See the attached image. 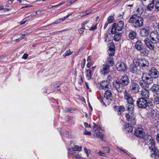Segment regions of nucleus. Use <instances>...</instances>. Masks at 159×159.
I'll return each instance as SVG.
<instances>
[{
  "label": "nucleus",
  "mask_w": 159,
  "mask_h": 159,
  "mask_svg": "<svg viewBox=\"0 0 159 159\" xmlns=\"http://www.w3.org/2000/svg\"><path fill=\"white\" fill-rule=\"evenodd\" d=\"M130 80L128 77L126 75H123L120 80H115L113 83V86L118 92L121 93L123 91L124 86L127 85Z\"/></svg>",
  "instance_id": "f257e3e1"
},
{
  "label": "nucleus",
  "mask_w": 159,
  "mask_h": 159,
  "mask_svg": "<svg viewBox=\"0 0 159 159\" xmlns=\"http://www.w3.org/2000/svg\"><path fill=\"white\" fill-rule=\"evenodd\" d=\"M146 46L150 50L155 48L154 44L159 42V34L156 31L152 32L150 34V39L146 38L144 40Z\"/></svg>",
  "instance_id": "f03ea898"
},
{
  "label": "nucleus",
  "mask_w": 159,
  "mask_h": 159,
  "mask_svg": "<svg viewBox=\"0 0 159 159\" xmlns=\"http://www.w3.org/2000/svg\"><path fill=\"white\" fill-rule=\"evenodd\" d=\"M129 22L133 24L135 28H138L143 26V19L140 16L135 14L130 17Z\"/></svg>",
  "instance_id": "7ed1b4c3"
},
{
  "label": "nucleus",
  "mask_w": 159,
  "mask_h": 159,
  "mask_svg": "<svg viewBox=\"0 0 159 159\" xmlns=\"http://www.w3.org/2000/svg\"><path fill=\"white\" fill-rule=\"evenodd\" d=\"M124 98L128 102L127 104V110L129 111V113L132 115L134 111V105L133 100L132 97L126 90L124 92Z\"/></svg>",
  "instance_id": "20e7f679"
},
{
  "label": "nucleus",
  "mask_w": 159,
  "mask_h": 159,
  "mask_svg": "<svg viewBox=\"0 0 159 159\" xmlns=\"http://www.w3.org/2000/svg\"><path fill=\"white\" fill-rule=\"evenodd\" d=\"M112 97L111 90H106L104 96L103 97H100L99 98L100 101L104 105L105 103L109 104L112 100Z\"/></svg>",
  "instance_id": "39448f33"
},
{
  "label": "nucleus",
  "mask_w": 159,
  "mask_h": 159,
  "mask_svg": "<svg viewBox=\"0 0 159 159\" xmlns=\"http://www.w3.org/2000/svg\"><path fill=\"white\" fill-rule=\"evenodd\" d=\"M153 77L149 73H144L143 74L142 79L146 85H148L152 84L153 82Z\"/></svg>",
  "instance_id": "423d86ee"
},
{
  "label": "nucleus",
  "mask_w": 159,
  "mask_h": 159,
  "mask_svg": "<svg viewBox=\"0 0 159 159\" xmlns=\"http://www.w3.org/2000/svg\"><path fill=\"white\" fill-rule=\"evenodd\" d=\"M136 103L137 106L140 108H145L147 107V100L144 98H141L138 99Z\"/></svg>",
  "instance_id": "0eeeda50"
},
{
  "label": "nucleus",
  "mask_w": 159,
  "mask_h": 159,
  "mask_svg": "<svg viewBox=\"0 0 159 159\" xmlns=\"http://www.w3.org/2000/svg\"><path fill=\"white\" fill-rule=\"evenodd\" d=\"M129 89L132 92L136 93L139 92V87L137 83L134 82V80H132L129 86Z\"/></svg>",
  "instance_id": "6e6552de"
},
{
  "label": "nucleus",
  "mask_w": 159,
  "mask_h": 159,
  "mask_svg": "<svg viewBox=\"0 0 159 159\" xmlns=\"http://www.w3.org/2000/svg\"><path fill=\"white\" fill-rule=\"evenodd\" d=\"M134 64L133 67L131 68L130 70L133 73L137 71L139 68L140 67V65L139 63V60H138L137 61L135 60L133 61Z\"/></svg>",
  "instance_id": "1a4fd4ad"
},
{
  "label": "nucleus",
  "mask_w": 159,
  "mask_h": 159,
  "mask_svg": "<svg viewBox=\"0 0 159 159\" xmlns=\"http://www.w3.org/2000/svg\"><path fill=\"white\" fill-rule=\"evenodd\" d=\"M149 74L153 78H156L158 76L159 72L154 67H152L149 70Z\"/></svg>",
  "instance_id": "9d476101"
},
{
  "label": "nucleus",
  "mask_w": 159,
  "mask_h": 159,
  "mask_svg": "<svg viewBox=\"0 0 159 159\" xmlns=\"http://www.w3.org/2000/svg\"><path fill=\"white\" fill-rule=\"evenodd\" d=\"M116 66L117 70L120 72H124L126 69L125 65L123 62L117 63L116 64Z\"/></svg>",
  "instance_id": "9b49d317"
},
{
  "label": "nucleus",
  "mask_w": 159,
  "mask_h": 159,
  "mask_svg": "<svg viewBox=\"0 0 159 159\" xmlns=\"http://www.w3.org/2000/svg\"><path fill=\"white\" fill-rule=\"evenodd\" d=\"M149 28L147 27L142 28L140 30V34L142 37H147L149 35Z\"/></svg>",
  "instance_id": "f8f14e48"
},
{
  "label": "nucleus",
  "mask_w": 159,
  "mask_h": 159,
  "mask_svg": "<svg viewBox=\"0 0 159 159\" xmlns=\"http://www.w3.org/2000/svg\"><path fill=\"white\" fill-rule=\"evenodd\" d=\"M144 133L141 128H139L136 129L134 132V135L138 138H142L144 135Z\"/></svg>",
  "instance_id": "ddd939ff"
},
{
  "label": "nucleus",
  "mask_w": 159,
  "mask_h": 159,
  "mask_svg": "<svg viewBox=\"0 0 159 159\" xmlns=\"http://www.w3.org/2000/svg\"><path fill=\"white\" fill-rule=\"evenodd\" d=\"M110 69L109 66L107 65H104L101 69L100 72L102 74L105 75L109 73Z\"/></svg>",
  "instance_id": "4468645a"
},
{
  "label": "nucleus",
  "mask_w": 159,
  "mask_h": 159,
  "mask_svg": "<svg viewBox=\"0 0 159 159\" xmlns=\"http://www.w3.org/2000/svg\"><path fill=\"white\" fill-rule=\"evenodd\" d=\"M101 85L102 88L105 89H110L111 87V84L108 80L102 81L101 83Z\"/></svg>",
  "instance_id": "2eb2a0df"
},
{
  "label": "nucleus",
  "mask_w": 159,
  "mask_h": 159,
  "mask_svg": "<svg viewBox=\"0 0 159 159\" xmlns=\"http://www.w3.org/2000/svg\"><path fill=\"white\" fill-rule=\"evenodd\" d=\"M139 63L140 67H142L143 69L147 68L149 65L148 61L145 59H139Z\"/></svg>",
  "instance_id": "dca6fc26"
},
{
  "label": "nucleus",
  "mask_w": 159,
  "mask_h": 159,
  "mask_svg": "<svg viewBox=\"0 0 159 159\" xmlns=\"http://www.w3.org/2000/svg\"><path fill=\"white\" fill-rule=\"evenodd\" d=\"M125 131L126 133H131L133 131V128L129 123L125 122L124 124Z\"/></svg>",
  "instance_id": "f3484780"
},
{
  "label": "nucleus",
  "mask_w": 159,
  "mask_h": 159,
  "mask_svg": "<svg viewBox=\"0 0 159 159\" xmlns=\"http://www.w3.org/2000/svg\"><path fill=\"white\" fill-rule=\"evenodd\" d=\"M115 111L117 112L118 114L120 115L121 114L122 112L125 111V109L124 106H115L114 107Z\"/></svg>",
  "instance_id": "a211bd4d"
},
{
  "label": "nucleus",
  "mask_w": 159,
  "mask_h": 159,
  "mask_svg": "<svg viewBox=\"0 0 159 159\" xmlns=\"http://www.w3.org/2000/svg\"><path fill=\"white\" fill-rule=\"evenodd\" d=\"M149 90H146L144 89L141 91V95L143 98L144 99H147L149 97Z\"/></svg>",
  "instance_id": "6ab92c4d"
},
{
  "label": "nucleus",
  "mask_w": 159,
  "mask_h": 159,
  "mask_svg": "<svg viewBox=\"0 0 159 159\" xmlns=\"http://www.w3.org/2000/svg\"><path fill=\"white\" fill-rule=\"evenodd\" d=\"M124 22L122 20H120L118 22L117 24H116V27L117 30L118 31H121L124 27Z\"/></svg>",
  "instance_id": "aec40b11"
},
{
  "label": "nucleus",
  "mask_w": 159,
  "mask_h": 159,
  "mask_svg": "<svg viewBox=\"0 0 159 159\" xmlns=\"http://www.w3.org/2000/svg\"><path fill=\"white\" fill-rule=\"evenodd\" d=\"M110 46L111 47L110 48L108 51V52L109 55L111 56H113L114 55L115 50L114 48H115L114 44L113 43H110Z\"/></svg>",
  "instance_id": "412c9836"
},
{
  "label": "nucleus",
  "mask_w": 159,
  "mask_h": 159,
  "mask_svg": "<svg viewBox=\"0 0 159 159\" xmlns=\"http://www.w3.org/2000/svg\"><path fill=\"white\" fill-rule=\"evenodd\" d=\"M152 90L154 93L159 94V85L157 84H154L151 88Z\"/></svg>",
  "instance_id": "4be33fe9"
},
{
  "label": "nucleus",
  "mask_w": 159,
  "mask_h": 159,
  "mask_svg": "<svg viewBox=\"0 0 159 159\" xmlns=\"http://www.w3.org/2000/svg\"><path fill=\"white\" fill-rule=\"evenodd\" d=\"M135 47L138 50H140V49L142 48L143 47V44L140 40H138L136 42L135 44Z\"/></svg>",
  "instance_id": "5701e85b"
},
{
  "label": "nucleus",
  "mask_w": 159,
  "mask_h": 159,
  "mask_svg": "<svg viewBox=\"0 0 159 159\" xmlns=\"http://www.w3.org/2000/svg\"><path fill=\"white\" fill-rule=\"evenodd\" d=\"M150 149L153 152V153L151 155L152 157H153V156H159V151L157 149V148H156L155 146L152 148Z\"/></svg>",
  "instance_id": "b1692460"
},
{
  "label": "nucleus",
  "mask_w": 159,
  "mask_h": 159,
  "mask_svg": "<svg viewBox=\"0 0 159 159\" xmlns=\"http://www.w3.org/2000/svg\"><path fill=\"white\" fill-rule=\"evenodd\" d=\"M113 57H110L107 58L106 62L107 65L109 66H112L114 64V61Z\"/></svg>",
  "instance_id": "393cba45"
},
{
  "label": "nucleus",
  "mask_w": 159,
  "mask_h": 159,
  "mask_svg": "<svg viewBox=\"0 0 159 159\" xmlns=\"http://www.w3.org/2000/svg\"><path fill=\"white\" fill-rule=\"evenodd\" d=\"M142 138L144 139V142L146 144L151 141V140L152 139V136L149 135H146L144 136L143 135Z\"/></svg>",
  "instance_id": "a878e982"
},
{
  "label": "nucleus",
  "mask_w": 159,
  "mask_h": 159,
  "mask_svg": "<svg viewBox=\"0 0 159 159\" xmlns=\"http://www.w3.org/2000/svg\"><path fill=\"white\" fill-rule=\"evenodd\" d=\"M93 135L96 137H98L101 138V139L103 141V140L104 136L102 133L101 132H94L93 134Z\"/></svg>",
  "instance_id": "bb28decb"
},
{
  "label": "nucleus",
  "mask_w": 159,
  "mask_h": 159,
  "mask_svg": "<svg viewBox=\"0 0 159 159\" xmlns=\"http://www.w3.org/2000/svg\"><path fill=\"white\" fill-rule=\"evenodd\" d=\"M155 1L154 0L152 1L149 4L147 7V10L151 11L152 9L155 6Z\"/></svg>",
  "instance_id": "cd10ccee"
},
{
  "label": "nucleus",
  "mask_w": 159,
  "mask_h": 159,
  "mask_svg": "<svg viewBox=\"0 0 159 159\" xmlns=\"http://www.w3.org/2000/svg\"><path fill=\"white\" fill-rule=\"evenodd\" d=\"M147 107L148 106L150 108H153L155 105L154 101L152 100L147 101Z\"/></svg>",
  "instance_id": "c85d7f7f"
},
{
  "label": "nucleus",
  "mask_w": 159,
  "mask_h": 159,
  "mask_svg": "<svg viewBox=\"0 0 159 159\" xmlns=\"http://www.w3.org/2000/svg\"><path fill=\"white\" fill-rule=\"evenodd\" d=\"M151 140L146 143V144L149 146L150 149L155 147V143L154 139H152Z\"/></svg>",
  "instance_id": "c756f323"
},
{
  "label": "nucleus",
  "mask_w": 159,
  "mask_h": 159,
  "mask_svg": "<svg viewBox=\"0 0 159 159\" xmlns=\"http://www.w3.org/2000/svg\"><path fill=\"white\" fill-rule=\"evenodd\" d=\"M136 36V33L133 31H131L129 35L130 39H134Z\"/></svg>",
  "instance_id": "7c9ffc66"
},
{
  "label": "nucleus",
  "mask_w": 159,
  "mask_h": 159,
  "mask_svg": "<svg viewBox=\"0 0 159 159\" xmlns=\"http://www.w3.org/2000/svg\"><path fill=\"white\" fill-rule=\"evenodd\" d=\"M121 34L120 33H116L114 37V40L115 41H118L121 37Z\"/></svg>",
  "instance_id": "2f4dec72"
},
{
  "label": "nucleus",
  "mask_w": 159,
  "mask_h": 159,
  "mask_svg": "<svg viewBox=\"0 0 159 159\" xmlns=\"http://www.w3.org/2000/svg\"><path fill=\"white\" fill-rule=\"evenodd\" d=\"M117 150L119 151L121 153H125L127 155L129 154V152L127 150L124 149L123 148H119V147L117 148Z\"/></svg>",
  "instance_id": "473e14b6"
},
{
  "label": "nucleus",
  "mask_w": 159,
  "mask_h": 159,
  "mask_svg": "<svg viewBox=\"0 0 159 159\" xmlns=\"http://www.w3.org/2000/svg\"><path fill=\"white\" fill-rule=\"evenodd\" d=\"M86 76L88 80H90L92 77L91 70L90 69L87 70L86 73Z\"/></svg>",
  "instance_id": "72a5a7b5"
},
{
  "label": "nucleus",
  "mask_w": 159,
  "mask_h": 159,
  "mask_svg": "<svg viewBox=\"0 0 159 159\" xmlns=\"http://www.w3.org/2000/svg\"><path fill=\"white\" fill-rule=\"evenodd\" d=\"M116 23H114L112 27L111 30V33L113 34H116V30H117L116 29Z\"/></svg>",
  "instance_id": "f704fd0d"
},
{
  "label": "nucleus",
  "mask_w": 159,
  "mask_h": 159,
  "mask_svg": "<svg viewBox=\"0 0 159 159\" xmlns=\"http://www.w3.org/2000/svg\"><path fill=\"white\" fill-rule=\"evenodd\" d=\"M155 104H159V96H155L154 97V100H153Z\"/></svg>",
  "instance_id": "c9c22d12"
},
{
  "label": "nucleus",
  "mask_w": 159,
  "mask_h": 159,
  "mask_svg": "<svg viewBox=\"0 0 159 159\" xmlns=\"http://www.w3.org/2000/svg\"><path fill=\"white\" fill-rule=\"evenodd\" d=\"M74 111L71 108H66L64 110V112L65 113H72Z\"/></svg>",
  "instance_id": "e433bc0d"
},
{
  "label": "nucleus",
  "mask_w": 159,
  "mask_h": 159,
  "mask_svg": "<svg viewBox=\"0 0 159 159\" xmlns=\"http://www.w3.org/2000/svg\"><path fill=\"white\" fill-rule=\"evenodd\" d=\"M73 150L74 151H80L81 150L82 148L81 147L78 146L77 145H75L74 147L72 148Z\"/></svg>",
  "instance_id": "4c0bfd02"
},
{
  "label": "nucleus",
  "mask_w": 159,
  "mask_h": 159,
  "mask_svg": "<svg viewBox=\"0 0 159 159\" xmlns=\"http://www.w3.org/2000/svg\"><path fill=\"white\" fill-rule=\"evenodd\" d=\"M114 18L113 16H110L107 19V21L108 23L109 24L112 23L114 20Z\"/></svg>",
  "instance_id": "58836bf2"
},
{
  "label": "nucleus",
  "mask_w": 159,
  "mask_h": 159,
  "mask_svg": "<svg viewBox=\"0 0 159 159\" xmlns=\"http://www.w3.org/2000/svg\"><path fill=\"white\" fill-rule=\"evenodd\" d=\"M72 53V52H71L70 49H69L68 50H67L65 52V53L63 54V56L64 57H66V56L70 55Z\"/></svg>",
  "instance_id": "ea45409f"
},
{
  "label": "nucleus",
  "mask_w": 159,
  "mask_h": 159,
  "mask_svg": "<svg viewBox=\"0 0 159 159\" xmlns=\"http://www.w3.org/2000/svg\"><path fill=\"white\" fill-rule=\"evenodd\" d=\"M128 120V122L129 124H130V125H134L135 124H136V122L135 121V120Z\"/></svg>",
  "instance_id": "a19ab883"
},
{
  "label": "nucleus",
  "mask_w": 159,
  "mask_h": 159,
  "mask_svg": "<svg viewBox=\"0 0 159 159\" xmlns=\"http://www.w3.org/2000/svg\"><path fill=\"white\" fill-rule=\"evenodd\" d=\"M68 154L69 155H73V156L75 157H76V156H77L78 155L76 153L75 151H73V150L72 151L69 152H68Z\"/></svg>",
  "instance_id": "79ce46f5"
},
{
  "label": "nucleus",
  "mask_w": 159,
  "mask_h": 159,
  "mask_svg": "<svg viewBox=\"0 0 159 159\" xmlns=\"http://www.w3.org/2000/svg\"><path fill=\"white\" fill-rule=\"evenodd\" d=\"M138 50L139 51L140 53H142V54L143 55H145L146 53V49L144 48V47L140 49V50Z\"/></svg>",
  "instance_id": "37998d69"
},
{
  "label": "nucleus",
  "mask_w": 159,
  "mask_h": 159,
  "mask_svg": "<svg viewBox=\"0 0 159 159\" xmlns=\"http://www.w3.org/2000/svg\"><path fill=\"white\" fill-rule=\"evenodd\" d=\"M155 2H156L155 8L158 11H159V0H158L157 1H155Z\"/></svg>",
  "instance_id": "c03bdc74"
},
{
  "label": "nucleus",
  "mask_w": 159,
  "mask_h": 159,
  "mask_svg": "<svg viewBox=\"0 0 159 159\" xmlns=\"http://www.w3.org/2000/svg\"><path fill=\"white\" fill-rule=\"evenodd\" d=\"M139 84L143 88L145 87V85H146V86H147V85L145 84V82H144V81L142 80L140 81Z\"/></svg>",
  "instance_id": "a18cd8bd"
},
{
  "label": "nucleus",
  "mask_w": 159,
  "mask_h": 159,
  "mask_svg": "<svg viewBox=\"0 0 159 159\" xmlns=\"http://www.w3.org/2000/svg\"><path fill=\"white\" fill-rule=\"evenodd\" d=\"M29 17H30V16H27L26 18L23 19L20 22V24L23 25L25 24L26 22L28 20L27 18Z\"/></svg>",
  "instance_id": "49530a36"
},
{
  "label": "nucleus",
  "mask_w": 159,
  "mask_h": 159,
  "mask_svg": "<svg viewBox=\"0 0 159 159\" xmlns=\"http://www.w3.org/2000/svg\"><path fill=\"white\" fill-rule=\"evenodd\" d=\"M125 117L126 119H134V118H133L132 115L131 116L129 114L126 113L125 115Z\"/></svg>",
  "instance_id": "de8ad7c7"
},
{
  "label": "nucleus",
  "mask_w": 159,
  "mask_h": 159,
  "mask_svg": "<svg viewBox=\"0 0 159 159\" xmlns=\"http://www.w3.org/2000/svg\"><path fill=\"white\" fill-rule=\"evenodd\" d=\"M104 151L106 153H109L110 152L109 148L108 147L103 148Z\"/></svg>",
  "instance_id": "09e8293b"
},
{
  "label": "nucleus",
  "mask_w": 159,
  "mask_h": 159,
  "mask_svg": "<svg viewBox=\"0 0 159 159\" xmlns=\"http://www.w3.org/2000/svg\"><path fill=\"white\" fill-rule=\"evenodd\" d=\"M84 151L86 153L87 156L88 157L89 156V154L91 152V151L90 150H88L87 149H86V148H84Z\"/></svg>",
  "instance_id": "8fccbe9b"
},
{
  "label": "nucleus",
  "mask_w": 159,
  "mask_h": 159,
  "mask_svg": "<svg viewBox=\"0 0 159 159\" xmlns=\"http://www.w3.org/2000/svg\"><path fill=\"white\" fill-rule=\"evenodd\" d=\"M84 134H86L89 135H91V133L90 132L88 131L86 129H85V132H84Z\"/></svg>",
  "instance_id": "3c124183"
},
{
  "label": "nucleus",
  "mask_w": 159,
  "mask_h": 159,
  "mask_svg": "<svg viewBox=\"0 0 159 159\" xmlns=\"http://www.w3.org/2000/svg\"><path fill=\"white\" fill-rule=\"evenodd\" d=\"M95 125L94 126L93 130V131H95L97 130V129H98V126L97 125H96L95 123H94Z\"/></svg>",
  "instance_id": "603ef678"
},
{
  "label": "nucleus",
  "mask_w": 159,
  "mask_h": 159,
  "mask_svg": "<svg viewBox=\"0 0 159 159\" xmlns=\"http://www.w3.org/2000/svg\"><path fill=\"white\" fill-rule=\"evenodd\" d=\"M60 85L61 84L59 83H56L54 85V88L55 89L58 88Z\"/></svg>",
  "instance_id": "864d4df0"
},
{
  "label": "nucleus",
  "mask_w": 159,
  "mask_h": 159,
  "mask_svg": "<svg viewBox=\"0 0 159 159\" xmlns=\"http://www.w3.org/2000/svg\"><path fill=\"white\" fill-rule=\"evenodd\" d=\"M87 14H88V13H87V11H85V12H83L81 13L80 14V15L82 17V16H85Z\"/></svg>",
  "instance_id": "5fc2aeb1"
},
{
  "label": "nucleus",
  "mask_w": 159,
  "mask_h": 159,
  "mask_svg": "<svg viewBox=\"0 0 159 159\" xmlns=\"http://www.w3.org/2000/svg\"><path fill=\"white\" fill-rule=\"evenodd\" d=\"M63 134L65 137H69L70 136L69 133L67 131H65L64 133Z\"/></svg>",
  "instance_id": "6e6d98bb"
},
{
  "label": "nucleus",
  "mask_w": 159,
  "mask_h": 159,
  "mask_svg": "<svg viewBox=\"0 0 159 159\" xmlns=\"http://www.w3.org/2000/svg\"><path fill=\"white\" fill-rule=\"evenodd\" d=\"M155 126L157 129L159 130V122H157L155 124Z\"/></svg>",
  "instance_id": "4d7b16f0"
},
{
  "label": "nucleus",
  "mask_w": 159,
  "mask_h": 159,
  "mask_svg": "<svg viewBox=\"0 0 159 159\" xmlns=\"http://www.w3.org/2000/svg\"><path fill=\"white\" fill-rule=\"evenodd\" d=\"M28 55L27 54L25 53L23 56L22 58L24 59H26L27 58Z\"/></svg>",
  "instance_id": "13d9d810"
},
{
  "label": "nucleus",
  "mask_w": 159,
  "mask_h": 159,
  "mask_svg": "<svg viewBox=\"0 0 159 159\" xmlns=\"http://www.w3.org/2000/svg\"><path fill=\"white\" fill-rule=\"evenodd\" d=\"M85 62H86V60L84 58L83 60V62H82V65H83V66H82V68H84V66H85Z\"/></svg>",
  "instance_id": "bf43d9fd"
},
{
  "label": "nucleus",
  "mask_w": 159,
  "mask_h": 159,
  "mask_svg": "<svg viewBox=\"0 0 159 159\" xmlns=\"http://www.w3.org/2000/svg\"><path fill=\"white\" fill-rule=\"evenodd\" d=\"M92 25V24L88 23L86 25H85V26L86 28V29H88Z\"/></svg>",
  "instance_id": "052dcab7"
},
{
  "label": "nucleus",
  "mask_w": 159,
  "mask_h": 159,
  "mask_svg": "<svg viewBox=\"0 0 159 159\" xmlns=\"http://www.w3.org/2000/svg\"><path fill=\"white\" fill-rule=\"evenodd\" d=\"M84 125L85 127H90V125H88L87 122H84Z\"/></svg>",
  "instance_id": "680f3d73"
},
{
  "label": "nucleus",
  "mask_w": 159,
  "mask_h": 159,
  "mask_svg": "<svg viewBox=\"0 0 159 159\" xmlns=\"http://www.w3.org/2000/svg\"><path fill=\"white\" fill-rule=\"evenodd\" d=\"M97 29L96 26H93V27H91L89 29V30H90L93 31L95 30H96Z\"/></svg>",
  "instance_id": "e2e57ef3"
},
{
  "label": "nucleus",
  "mask_w": 159,
  "mask_h": 159,
  "mask_svg": "<svg viewBox=\"0 0 159 159\" xmlns=\"http://www.w3.org/2000/svg\"><path fill=\"white\" fill-rule=\"evenodd\" d=\"M91 65V62H88L87 64V67L88 68H89Z\"/></svg>",
  "instance_id": "0e129e2a"
},
{
  "label": "nucleus",
  "mask_w": 159,
  "mask_h": 159,
  "mask_svg": "<svg viewBox=\"0 0 159 159\" xmlns=\"http://www.w3.org/2000/svg\"><path fill=\"white\" fill-rule=\"evenodd\" d=\"M99 154L102 156H105L106 155L103 152H99Z\"/></svg>",
  "instance_id": "69168bd1"
},
{
  "label": "nucleus",
  "mask_w": 159,
  "mask_h": 159,
  "mask_svg": "<svg viewBox=\"0 0 159 159\" xmlns=\"http://www.w3.org/2000/svg\"><path fill=\"white\" fill-rule=\"evenodd\" d=\"M23 38H24V37L23 36L21 37L19 39H16V42H17L18 41H20V40H21Z\"/></svg>",
  "instance_id": "338daca9"
},
{
  "label": "nucleus",
  "mask_w": 159,
  "mask_h": 159,
  "mask_svg": "<svg viewBox=\"0 0 159 159\" xmlns=\"http://www.w3.org/2000/svg\"><path fill=\"white\" fill-rule=\"evenodd\" d=\"M71 15V14H68L66 16H65V17H64V19H63V20H65V19H66V18H67L69 16H70Z\"/></svg>",
  "instance_id": "774afa93"
}]
</instances>
